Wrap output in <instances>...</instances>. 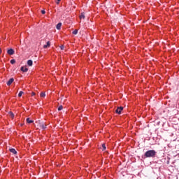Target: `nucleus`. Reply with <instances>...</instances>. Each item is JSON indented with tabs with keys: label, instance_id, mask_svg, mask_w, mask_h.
Listing matches in <instances>:
<instances>
[{
	"label": "nucleus",
	"instance_id": "18",
	"mask_svg": "<svg viewBox=\"0 0 179 179\" xmlns=\"http://www.w3.org/2000/svg\"><path fill=\"white\" fill-rule=\"evenodd\" d=\"M62 108H64L62 106H59L58 111H61Z\"/></svg>",
	"mask_w": 179,
	"mask_h": 179
},
{
	"label": "nucleus",
	"instance_id": "20",
	"mask_svg": "<svg viewBox=\"0 0 179 179\" xmlns=\"http://www.w3.org/2000/svg\"><path fill=\"white\" fill-rule=\"evenodd\" d=\"M41 13H42V15H45V10H41Z\"/></svg>",
	"mask_w": 179,
	"mask_h": 179
},
{
	"label": "nucleus",
	"instance_id": "5",
	"mask_svg": "<svg viewBox=\"0 0 179 179\" xmlns=\"http://www.w3.org/2000/svg\"><path fill=\"white\" fill-rule=\"evenodd\" d=\"M15 80L13 78H10L8 82H7V86H10V85H12V83H13V81Z\"/></svg>",
	"mask_w": 179,
	"mask_h": 179
},
{
	"label": "nucleus",
	"instance_id": "7",
	"mask_svg": "<svg viewBox=\"0 0 179 179\" xmlns=\"http://www.w3.org/2000/svg\"><path fill=\"white\" fill-rule=\"evenodd\" d=\"M62 26V23H61V22H59L57 24V26H56V29H57V30H61V27Z\"/></svg>",
	"mask_w": 179,
	"mask_h": 179
},
{
	"label": "nucleus",
	"instance_id": "19",
	"mask_svg": "<svg viewBox=\"0 0 179 179\" xmlns=\"http://www.w3.org/2000/svg\"><path fill=\"white\" fill-rule=\"evenodd\" d=\"M103 150H106V144H102Z\"/></svg>",
	"mask_w": 179,
	"mask_h": 179
},
{
	"label": "nucleus",
	"instance_id": "11",
	"mask_svg": "<svg viewBox=\"0 0 179 179\" xmlns=\"http://www.w3.org/2000/svg\"><path fill=\"white\" fill-rule=\"evenodd\" d=\"M85 13H81L80 15V19L82 20L83 19V20H85Z\"/></svg>",
	"mask_w": 179,
	"mask_h": 179
},
{
	"label": "nucleus",
	"instance_id": "23",
	"mask_svg": "<svg viewBox=\"0 0 179 179\" xmlns=\"http://www.w3.org/2000/svg\"><path fill=\"white\" fill-rule=\"evenodd\" d=\"M31 96H36V93L32 92V93H31Z\"/></svg>",
	"mask_w": 179,
	"mask_h": 179
},
{
	"label": "nucleus",
	"instance_id": "22",
	"mask_svg": "<svg viewBox=\"0 0 179 179\" xmlns=\"http://www.w3.org/2000/svg\"><path fill=\"white\" fill-rule=\"evenodd\" d=\"M64 48H65V47H64V45H61V46H60V49H61V50H64Z\"/></svg>",
	"mask_w": 179,
	"mask_h": 179
},
{
	"label": "nucleus",
	"instance_id": "2",
	"mask_svg": "<svg viewBox=\"0 0 179 179\" xmlns=\"http://www.w3.org/2000/svg\"><path fill=\"white\" fill-rule=\"evenodd\" d=\"M37 127L38 128H41V129H45L47 128V125L44 124V122H36Z\"/></svg>",
	"mask_w": 179,
	"mask_h": 179
},
{
	"label": "nucleus",
	"instance_id": "12",
	"mask_svg": "<svg viewBox=\"0 0 179 179\" xmlns=\"http://www.w3.org/2000/svg\"><path fill=\"white\" fill-rule=\"evenodd\" d=\"M27 124H31L34 122V121L30 120V118L28 117V118H27Z\"/></svg>",
	"mask_w": 179,
	"mask_h": 179
},
{
	"label": "nucleus",
	"instance_id": "3",
	"mask_svg": "<svg viewBox=\"0 0 179 179\" xmlns=\"http://www.w3.org/2000/svg\"><path fill=\"white\" fill-rule=\"evenodd\" d=\"M123 110L124 107L120 106L116 109L115 113H117V114H121V111H122Z\"/></svg>",
	"mask_w": 179,
	"mask_h": 179
},
{
	"label": "nucleus",
	"instance_id": "6",
	"mask_svg": "<svg viewBox=\"0 0 179 179\" xmlns=\"http://www.w3.org/2000/svg\"><path fill=\"white\" fill-rule=\"evenodd\" d=\"M9 150L13 155H17V152L16 151V150H15V148H10Z\"/></svg>",
	"mask_w": 179,
	"mask_h": 179
},
{
	"label": "nucleus",
	"instance_id": "24",
	"mask_svg": "<svg viewBox=\"0 0 179 179\" xmlns=\"http://www.w3.org/2000/svg\"><path fill=\"white\" fill-rule=\"evenodd\" d=\"M0 54H2V49L0 48Z\"/></svg>",
	"mask_w": 179,
	"mask_h": 179
},
{
	"label": "nucleus",
	"instance_id": "4",
	"mask_svg": "<svg viewBox=\"0 0 179 179\" xmlns=\"http://www.w3.org/2000/svg\"><path fill=\"white\" fill-rule=\"evenodd\" d=\"M7 54H8V55H13V54H15V50L13 49H9L7 51Z\"/></svg>",
	"mask_w": 179,
	"mask_h": 179
},
{
	"label": "nucleus",
	"instance_id": "13",
	"mask_svg": "<svg viewBox=\"0 0 179 179\" xmlns=\"http://www.w3.org/2000/svg\"><path fill=\"white\" fill-rule=\"evenodd\" d=\"M8 115H10V117H11V118H13L15 117V114H13V113L12 112H8Z\"/></svg>",
	"mask_w": 179,
	"mask_h": 179
},
{
	"label": "nucleus",
	"instance_id": "16",
	"mask_svg": "<svg viewBox=\"0 0 179 179\" xmlns=\"http://www.w3.org/2000/svg\"><path fill=\"white\" fill-rule=\"evenodd\" d=\"M15 62H16V60H15V59L10 60V64H12V65H13V64H15Z\"/></svg>",
	"mask_w": 179,
	"mask_h": 179
},
{
	"label": "nucleus",
	"instance_id": "9",
	"mask_svg": "<svg viewBox=\"0 0 179 179\" xmlns=\"http://www.w3.org/2000/svg\"><path fill=\"white\" fill-rule=\"evenodd\" d=\"M27 65L29 66H33V60H31V59L28 60L27 61Z\"/></svg>",
	"mask_w": 179,
	"mask_h": 179
},
{
	"label": "nucleus",
	"instance_id": "15",
	"mask_svg": "<svg viewBox=\"0 0 179 179\" xmlns=\"http://www.w3.org/2000/svg\"><path fill=\"white\" fill-rule=\"evenodd\" d=\"M23 91H20L18 94V97H22V94H23Z\"/></svg>",
	"mask_w": 179,
	"mask_h": 179
},
{
	"label": "nucleus",
	"instance_id": "17",
	"mask_svg": "<svg viewBox=\"0 0 179 179\" xmlns=\"http://www.w3.org/2000/svg\"><path fill=\"white\" fill-rule=\"evenodd\" d=\"M73 34L76 35L78 34V29H76L73 31Z\"/></svg>",
	"mask_w": 179,
	"mask_h": 179
},
{
	"label": "nucleus",
	"instance_id": "1",
	"mask_svg": "<svg viewBox=\"0 0 179 179\" xmlns=\"http://www.w3.org/2000/svg\"><path fill=\"white\" fill-rule=\"evenodd\" d=\"M145 157H155L156 156V151L155 150H150L147 151L145 155Z\"/></svg>",
	"mask_w": 179,
	"mask_h": 179
},
{
	"label": "nucleus",
	"instance_id": "8",
	"mask_svg": "<svg viewBox=\"0 0 179 179\" xmlns=\"http://www.w3.org/2000/svg\"><path fill=\"white\" fill-rule=\"evenodd\" d=\"M50 46H51V43H50V41H48L47 44L43 45V48H48Z\"/></svg>",
	"mask_w": 179,
	"mask_h": 179
},
{
	"label": "nucleus",
	"instance_id": "14",
	"mask_svg": "<svg viewBox=\"0 0 179 179\" xmlns=\"http://www.w3.org/2000/svg\"><path fill=\"white\" fill-rule=\"evenodd\" d=\"M41 97H45V92H41L40 94Z\"/></svg>",
	"mask_w": 179,
	"mask_h": 179
},
{
	"label": "nucleus",
	"instance_id": "21",
	"mask_svg": "<svg viewBox=\"0 0 179 179\" xmlns=\"http://www.w3.org/2000/svg\"><path fill=\"white\" fill-rule=\"evenodd\" d=\"M57 1L56 2L57 5H59V2H61V0H57Z\"/></svg>",
	"mask_w": 179,
	"mask_h": 179
},
{
	"label": "nucleus",
	"instance_id": "10",
	"mask_svg": "<svg viewBox=\"0 0 179 179\" xmlns=\"http://www.w3.org/2000/svg\"><path fill=\"white\" fill-rule=\"evenodd\" d=\"M21 71L22 72H27V71H29V69H27V67L22 66L21 67Z\"/></svg>",
	"mask_w": 179,
	"mask_h": 179
}]
</instances>
